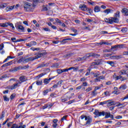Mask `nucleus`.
Instances as JSON below:
<instances>
[{"label":"nucleus","mask_w":128,"mask_h":128,"mask_svg":"<svg viewBox=\"0 0 128 128\" xmlns=\"http://www.w3.org/2000/svg\"><path fill=\"white\" fill-rule=\"evenodd\" d=\"M106 64H110L111 66H114V62L113 61H108Z\"/></svg>","instance_id":"4be33fe9"},{"label":"nucleus","mask_w":128,"mask_h":128,"mask_svg":"<svg viewBox=\"0 0 128 128\" xmlns=\"http://www.w3.org/2000/svg\"><path fill=\"white\" fill-rule=\"evenodd\" d=\"M44 67V63L42 62L41 64H39L37 67V68H40Z\"/></svg>","instance_id":"c85d7f7f"},{"label":"nucleus","mask_w":128,"mask_h":128,"mask_svg":"<svg viewBox=\"0 0 128 128\" xmlns=\"http://www.w3.org/2000/svg\"><path fill=\"white\" fill-rule=\"evenodd\" d=\"M72 56V53L68 54L66 55H65V58H70Z\"/></svg>","instance_id":"c03bdc74"},{"label":"nucleus","mask_w":128,"mask_h":128,"mask_svg":"<svg viewBox=\"0 0 128 128\" xmlns=\"http://www.w3.org/2000/svg\"><path fill=\"white\" fill-rule=\"evenodd\" d=\"M122 14H124V15L126 16H128V9L126 8H124L122 10Z\"/></svg>","instance_id":"f8f14e48"},{"label":"nucleus","mask_w":128,"mask_h":128,"mask_svg":"<svg viewBox=\"0 0 128 128\" xmlns=\"http://www.w3.org/2000/svg\"><path fill=\"white\" fill-rule=\"evenodd\" d=\"M79 8H80L82 10H83V12H86L88 7L86 4H80Z\"/></svg>","instance_id":"6e6552de"},{"label":"nucleus","mask_w":128,"mask_h":128,"mask_svg":"<svg viewBox=\"0 0 128 128\" xmlns=\"http://www.w3.org/2000/svg\"><path fill=\"white\" fill-rule=\"evenodd\" d=\"M104 94H105V96H110V92H104Z\"/></svg>","instance_id":"8fccbe9b"},{"label":"nucleus","mask_w":128,"mask_h":128,"mask_svg":"<svg viewBox=\"0 0 128 128\" xmlns=\"http://www.w3.org/2000/svg\"><path fill=\"white\" fill-rule=\"evenodd\" d=\"M119 74H120V76H122V74H126V70H121L119 72Z\"/></svg>","instance_id":"bb28decb"},{"label":"nucleus","mask_w":128,"mask_h":128,"mask_svg":"<svg viewBox=\"0 0 128 128\" xmlns=\"http://www.w3.org/2000/svg\"><path fill=\"white\" fill-rule=\"evenodd\" d=\"M107 102V106H115L116 104V102L114 101H112V100H108Z\"/></svg>","instance_id":"1a4fd4ad"},{"label":"nucleus","mask_w":128,"mask_h":128,"mask_svg":"<svg viewBox=\"0 0 128 128\" xmlns=\"http://www.w3.org/2000/svg\"><path fill=\"white\" fill-rule=\"evenodd\" d=\"M92 58H99V56H100V55L98 54L93 53V54L92 55Z\"/></svg>","instance_id":"7c9ffc66"},{"label":"nucleus","mask_w":128,"mask_h":128,"mask_svg":"<svg viewBox=\"0 0 128 128\" xmlns=\"http://www.w3.org/2000/svg\"><path fill=\"white\" fill-rule=\"evenodd\" d=\"M26 125L18 126L16 124H14L12 125L11 128H26Z\"/></svg>","instance_id":"0eeeda50"},{"label":"nucleus","mask_w":128,"mask_h":128,"mask_svg":"<svg viewBox=\"0 0 128 128\" xmlns=\"http://www.w3.org/2000/svg\"><path fill=\"white\" fill-rule=\"evenodd\" d=\"M24 62V58H20L19 60H18V64H20V62Z\"/></svg>","instance_id":"72a5a7b5"},{"label":"nucleus","mask_w":128,"mask_h":128,"mask_svg":"<svg viewBox=\"0 0 128 128\" xmlns=\"http://www.w3.org/2000/svg\"><path fill=\"white\" fill-rule=\"evenodd\" d=\"M36 60L34 57H30L27 58H24V62H32V60Z\"/></svg>","instance_id":"ddd939ff"},{"label":"nucleus","mask_w":128,"mask_h":128,"mask_svg":"<svg viewBox=\"0 0 128 128\" xmlns=\"http://www.w3.org/2000/svg\"><path fill=\"white\" fill-rule=\"evenodd\" d=\"M0 26L2 28H8V23L4 22V23H0Z\"/></svg>","instance_id":"f3484780"},{"label":"nucleus","mask_w":128,"mask_h":128,"mask_svg":"<svg viewBox=\"0 0 128 128\" xmlns=\"http://www.w3.org/2000/svg\"><path fill=\"white\" fill-rule=\"evenodd\" d=\"M30 43L31 44L32 46H36L37 44V43L36 41H32L30 42Z\"/></svg>","instance_id":"58836bf2"},{"label":"nucleus","mask_w":128,"mask_h":128,"mask_svg":"<svg viewBox=\"0 0 128 128\" xmlns=\"http://www.w3.org/2000/svg\"><path fill=\"white\" fill-rule=\"evenodd\" d=\"M104 20L107 24H118L120 22V20L116 18H114V17H110L108 18H105Z\"/></svg>","instance_id":"f03ea898"},{"label":"nucleus","mask_w":128,"mask_h":128,"mask_svg":"<svg viewBox=\"0 0 128 128\" xmlns=\"http://www.w3.org/2000/svg\"><path fill=\"white\" fill-rule=\"evenodd\" d=\"M10 58H12V56H8L7 57V58L6 59H5V60L4 61V62H8V60H10Z\"/></svg>","instance_id":"680f3d73"},{"label":"nucleus","mask_w":128,"mask_h":128,"mask_svg":"<svg viewBox=\"0 0 128 128\" xmlns=\"http://www.w3.org/2000/svg\"><path fill=\"white\" fill-rule=\"evenodd\" d=\"M20 82H26V80H28V78H26V76H22L19 78Z\"/></svg>","instance_id":"4468645a"},{"label":"nucleus","mask_w":128,"mask_h":128,"mask_svg":"<svg viewBox=\"0 0 128 128\" xmlns=\"http://www.w3.org/2000/svg\"><path fill=\"white\" fill-rule=\"evenodd\" d=\"M6 112H4V111H3L2 112V115L0 116V120H2V118H4V114H5Z\"/></svg>","instance_id":"c9c22d12"},{"label":"nucleus","mask_w":128,"mask_h":128,"mask_svg":"<svg viewBox=\"0 0 128 128\" xmlns=\"http://www.w3.org/2000/svg\"><path fill=\"white\" fill-rule=\"evenodd\" d=\"M4 102H10V98H8L6 96H3Z\"/></svg>","instance_id":"4c0bfd02"},{"label":"nucleus","mask_w":128,"mask_h":128,"mask_svg":"<svg viewBox=\"0 0 128 128\" xmlns=\"http://www.w3.org/2000/svg\"><path fill=\"white\" fill-rule=\"evenodd\" d=\"M46 51L42 52H38L35 54V56H36L34 58L35 60H36V58H42V56H46Z\"/></svg>","instance_id":"39448f33"},{"label":"nucleus","mask_w":128,"mask_h":128,"mask_svg":"<svg viewBox=\"0 0 128 128\" xmlns=\"http://www.w3.org/2000/svg\"><path fill=\"white\" fill-rule=\"evenodd\" d=\"M58 126V124H57V123H54L52 124V126H53V128H56V126Z\"/></svg>","instance_id":"774afa93"},{"label":"nucleus","mask_w":128,"mask_h":128,"mask_svg":"<svg viewBox=\"0 0 128 128\" xmlns=\"http://www.w3.org/2000/svg\"><path fill=\"white\" fill-rule=\"evenodd\" d=\"M114 18H118V20L120 18V11H117L114 15Z\"/></svg>","instance_id":"a211bd4d"},{"label":"nucleus","mask_w":128,"mask_h":128,"mask_svg":"<svg viewBox=\"0 0 128 128\" xmlns=\"http://www.w3.org/2000/svg\"><path fill=\"white\" fill-rule=\"evenodd\" d=\"M112 12V10L110 8L106 9L104 10L103 12H104L106 14H110Z\"/></svg>","instance_id":"dca6fc26"},{"label":"nucleus","mask_w":128,"mask_h":128,"mask_svg":"<svg viewBox=\"0 0 128 128\" xmlns=\"http://www.w3.org/2000/svg\"><path fill=\"white\" fill-rule=\"evenodd\" d=\"M92 54H93V53L92 52H90V53H88L87 54V58H90V56H92Z\"/></svg>","instance_id":"49530a36"},{"label":"nucleus","mask_w":128,"mask_h":128,"mask_svg":"<svg viewBox=\"0 0 128 128\" xmlns=\"http://www.w3.org/2000/svg\"><path fill=\"white\" fill-rule=\"evenodd\" d=\"M115 118H116V120H120L121 118H122V116H116Z\"/></svg>","instance_id":"052dcab7"},{"label":"nucleus","mask_w":128,"mask_h":128,"mask_svg":"<svg viewBox=\"0 0 128 128\" xmlns=\"http://www.w3.org/2000/svg\"><path fill=\"white\" fill-rule=\"evenodd\" d=\"M59 66H60V64H58V63H54L52 65L51 68H58Z\"/></svg>","instance_id":"412c9836"},{"label":"nucleus","mask_w":128,"mask_h":128,"mask_svg":"<svg viewBox=\"0 0 128 128\" xmlns=\"http://www.w3.org/2000/svg\"><path fill=\"white\" fill-rule=\"evenodd\" d=\"M14 6H10L9 7L6 8V10L7 12H10V10H14Z\"/></svg>","instance_id":"6ab92c4d"},{"label":"nucleus","mask_w":128,"mask_h":128,"mask_svg":"<svg viewBox=\"0 0 128 128\" xmlns=\"http://www.w3.org/2000/svg\"><path fill=\"white\" fill-rule=\"evenodd\" d=\"M97 94L96 92V90H94L92 92V96H96Z\"/></svg>","instance_id":"603ef678"},{"label":"nucleus","mask_w":128,"mask_h":128,"mask_svg":"<svg viewBox=\"0 0 128 128\" xmlns=\"http://www.w3.org/2000/svg\"><path fill=\"white\" fill-rule=\"evenodd\" d=\"M80 82H86V78H80Z\"/></svg>","instance_id":"338daca9"},{"label":"nucleus","mask_w":128,"mask_h":128,"mask_svg":"<svg viewBox=\"0 0 128 128\" xmlns=\"http://www.w3.org/2000/svg\"><path fill=\"white\" fill-rule=\"evenodd\" d=\"M119 88L120 90H126V84L121 85Z\"/></svg>","instance_id":"393cba45"},{"label":"nucleus","mask_w":128,"mask_h":128,"mask_svg":"<svg viewBox=\"0 0 128 128\" xmlns=\"http://www.w3.org/2000/svg\"><path fill=\"white\" fill-rule=\"evenodd\" d=\"M43 30L45 31V32H50V29L48 28H43Z\"/></svg>","instance_id":"bf43d9fd"},{"label":"nucleus","mask_w":128,"mask_h":128,"mask_svg":"<svg viewBox=\"0 0 128 128\" xmlns=\"http://www.w3.org/2000/svg\"><path fill=\"white\" fill-rule=\"evenodd\" d=\"M24 8L25 12H32V4L27 2H24Z\"/></svg>","instance_id":"7ed1b4c3"},{"label":"nucleus","mask_w":128,"mask_h":128,"mask_svg":"<svg viewBox=\"0 0 128 128\" xmlns=\"http://www.w3.org/2000/svg\"><path fill=\"white\" fill-rule=\"evenodd\" d=\"M94 10V12H100V6H96Z\"/></svg>","instance_id":"2eb2a0df"},{"label":"nucleus","mask_w":128,"mask_h":128,"mask_svg":"<svg viewBox=\"0 0 128 128\" xmlns=\"http://www.w3.org/2000/svg\"><path fill=\"white\" fill-rule=\"evenodd\" d=\"M62 82H64V80H60V81H58L56 84L58 85V86H60V84H62Z\"/></svg>","instance_id":"a19ab883"},{"label":"nucleus","mask_w":128,"mask_h":128,"mask_svg":"<svg viewBox=\"0 0 128 128\" xmlns=\"http://www.w3.org/2000/svg\"><path fill=\"white\" fill-rule=\"evenodd\" d=\"M87 70H88V72L86 74L85 76H90V69L88 68L87 69Z\"/></svg>","instance_id":"a18cd8bd"},{"label":"nucleus","mask_w":128,"mask_h":128,"mask_svg":"<svg viewBox=\"0 0 128 128\" xmlns=\"http://www.w3.org/2000/svg\"><path fill=\"white\" fill-rule=\"evenodd\" d=\"M114 78H116V80H120V78H122V76H116V75H114Z\"/></svg>","instance_id":"b1692460"},{"label":"nucleus","mask_w":128,"mask_h":128,"mask_svg":"<svg viewBox=\"0 0 128 128\" xmlns=\"http://www.w3.org/2000/svg\"><path fill=\"white\" fill-rule=\"evenodd\" d=\"M54 78V77H52V78H49L48 79L44 78V84H50V80H52V78Z\"/></svg>","instance_id":"9b49d317"},{"label":"nucleus","mask_w":128,"mask_h":128,"mask_svg":"<svg viewBox=\"0 0 128 128\" xmlns=\"http://www.w3.org/2000/svg\"><path fill=\"white\" fill-rule=\"evenodd\" d=\"M124 44H119L114 45V46H112L111 50L113 52H116V50H118L120 48H124Z\"/></svg>","instance_id":"20e7f679"},{"label":"nucleus","mask_w":128,"mask_h":128,"mask_svg":"<svg viewBox=\"0 0 128 128\" xmlns=\"http://www.w3.org/2000/svg\"><path fill=\"white\" fill-rule=\"evenodd\" d=\"M28 2H33V4H38V2H40L39 0H26Z\"/></svg>","instance_id":"5701e85b"},{"label":"nucleus","mask_w":128,"mask_h":128,"mask_svg":"<svg viewBox=\"0 0 128 128\" xmlns=\"http://www.w3.org/2000/svg\"><path fill=\"white\" fill-rule=\"evenodd\" d=\"M43 92H44V95L46 96V94L48 93V90L47 89L46 90H44Z\"/></svg>","instance_id":"13d9d810"},{"label":"nucleus","mask_w":128,"mask_h":128,"mask_svg":"<svg viewBox=\"0 0 128 128\" xmlns=\"http://www.w3.org/2000/svg\"><path fill=\"white\" fill-rule=\"evenodd\" d=\"M86 12H89V14H92V8H88Z\"/></svg>","instance_id":"473e14b6"},{"label":"nucleus","mask_w":128,"mask_h":128,"mask_svg":"<svg viewBox=\"0 0 128 128\" xmlns=\"http://www.w3.org/2000/svg\"><path fill=\"white\" fill-rule=\"evenodd\" d=\"M13 124L12 122H10L8 123L7 124V126L8 128H10V126H12V124Z\"/></svg>","instance_id":"69168bd1"},{"label":"nucleus","mask_w":128,"mask_h":128,"mask_svg":"<svg viewBox=\"0 0 128 128\" xmlns=\"http://www.w3.org/2000/svg\"><path fill=\"white\" fill-rule=\"evenodd\" d=\"M55 20H56V22L58 24H62V22L60 21V19H58V18H56V19H55Z\"/></svg>","instance_id":"864d4df0"},{"label":"nucleus","mask_w":128,"mask_h":128,"mask_svg":"<svg viewBox=\"0 0 128 128\" xmlns=\"http://www.w3.org/2000/svg\"><path fill=\"white\" fill-rule=\"evenodd\" d=\"M92 118L88 116V120L86 122V124H90L92 122Z\"/></svg>","instance_id":"a878e982"},{"label":"nucleus","mask_w":128,"mask_h":128,"mask_svg":"<svg viewBox=\"0 0 128 128\" xmlns=\"http://www.w3.org/2000/svg\"><path fill=\"white\" fill-rule=\"evenodd\" d=\"M42 10L44 12H48V7L46 6H44L42 7Z\"/></svg>","instance_id":"79ce46f5"},{"label":"nucleus","mask_w":128,"mask_h":128,"mask_svg":"<svg viewBox=\"0 0 128 128\" xmlns=\"http://www.w3.org/2000/svg\"><path fill=\"white\" fill-rule=\"evenodd\" d=\"M7 24H8V26H10V28H12V30H14V24L12 23L7 22Z\"/></svg>","instance_id":"2f4dec72"},{"label":"nucleus","mask_w":128,"mask_h":128,"mask_svg":"<svg viewBox=\"0 0 128 128\" xmlns=\"http://www.w3.org/2000/svg\"><path fill=\"white\" fill-rule=\"evenodd\" d=\"M57 72L58 74H62V70H60V69L57 70Z\"/></svg>","instance_id":"de8ad7c7"},{"label":"nucleus","mask_w":128,"mask_h":128,"mask_svg":"<svg viewBox=\"0 0 128 128\" xmlns=\"http://www.w3.org/2000/svg\"><path fill=\"white\" fill-rule=\"evenodd\" d=\"M103 44H106V46H112V43L104 42H103Z\"/></svg>","instance_id":"6e6d98bb"},{"label":"nucleus","mask_w":128,"mask_h":128,"mask_svg":"<svg viewBox=\"0 0 128 128\" xmlns=\"http://www.w3.org/2000/svg\"><path fill=\"white\" fill-rule=\"evenodd\" d=\"M94 114L96 116H94V118H98V116H105V118H108L110 116V113L106 112L104 111H102V112H98V110L96 109L94 110Z\"/></svg>","instance_id":"f257e3e1"},{"label":"nucleus","mask_w":128,"mask_h":128,"mask_svg":"<svg viewBox=\"0 0 128 128\" xmlns=\"http://www.w3.org/2000/svg\"><path fill=\"white\" fill-rule=\"evenodd\" d=\"M4 44H0V50H4Z\"/></svg>","instance_id":"3c124183"},{"label":"nucleus","mask_w":128,"mask_h":128,"mask_svg":"<svg viewBox=\"0 0 128 128\" xmlns=\"http://www.w3.org/2000/svg\"><path fill=\"white\" fill-rule=\"evenodd\" d=\"M94 62H96V66H98V64H102V62L100 60H94Z\"/></svg>","instance_id":"cd10ccee"},{"label":"nucleus","mask_w":128,"mask_h":128,"mask_svg":"<svg viewBox=\"0 0 128 128\" xmlns=\"http://www.w3.org/2000/svg\"><path fill=\"white\" fill-rule=\"evenodd\" d=\"M18 86H18V83H16L12 86L11 88L12 90H16V88Z\"/></svg>","instance_id":"aec40b11"},{"label":"nucleus","mask_w":128,"mask_h":128,"mask_svg":"<svg viewBox=\"0 0 128 128\" xmlns=\"http://www.w3.org/2000/svg\"><path fill=\"white\" fill-rule=\"evenodd\" d=\"M88 58L87 55L86 56H83L81 58L82 60H87Z\"/></svg>","instance_id":"09e8293b"},{"label":"nucleus","mask_w":128,"mask_h":128,"mask_svg":"<svg viewBox=\"0 0 128 128\" xmlns=\"http://www.w3.org/2000/svg\"><path fill=\"white\" fill-rule=\"evenodd\" d=\"M14 98H16V94H12L10 96V98L11 100H14Z\"/></svg>","instance_id":"37998d69"},{"label":"nucleus","mask_w":128,"mask_h":128,"mask_svg":"<svg viewBox=\"0 0 128 128\" xmlns=\"http://www.w3.org/2000/svg\"><path fill=\"white\" fill-rule=\"evenodd\" d=\"M44 74H46V73H42L40 74L38 76H37V78H42V76H44Z\"/></svg>","instance_id":"5fc2aeb1"},{"label":"nucleus","mask_w":128,"mask_h":128,"mask_svg":"<svg viewBox=\"0 0 128 128\" xmlns=\"http://www.w3.org/2000/svg\"><path fill=\"white\" fill-rule=\"evenodd\" d=\"M100 72H98L96 73H95L94 76L95 78H98V76H100Z\"/></svg>","instance_id":"4d7b16f0"},{"label":"nucleus","mask_w":128,"mask_h":128,"mask_svg":"<svg viewBox=\"0 0 128 128\" xmlns=\"http://www.w3.org/2000/svg\"><path fill=\"white\" fill-rule=\"evenodd\" d=\"M122 58V56H113L110 57V58H112V60H120V58Z\"/></svg>","instance_id":"9d476101"},{"label":"nucleus","mask_w":128,"mask_h":128,"mask_svg":"<svg viewBox=\"0 0 128 128\" xmlns=\"http://www.w3.org/2000/svg\"><path fill=\"white\" fill-rule=\"evenodd\" d=\"M16 28L18 30V32H24V27L22 25H16Z\"/></svg>","instance_id":"423d86ee"},{"label":"nucleus","mask_w":128,"mask_h":128,"mask_svg":"<svg viewBox=\"0 0 128 128\" xmlns=\"http://www.w3.org/2000/svg\"><path fill=\"white\" fill-rule=\"evenodd\" d=\"M78 67L76 68V67H73V70L74 72H78Z\"/></svg>","instance_id":"e2e57ef3"},{"label":"nucleus","mask_w":128,"mask_h":128,"mask_svg":"<svg viewBox=\"0 0 128 128\" xmlns=\"http://www.w3.org/2000/svg\"><path fill=\"white\" fill-rule=\"evenodd\" d=\"M121 32H124V34H125V32H128V28H122V29L121 30Z\"/></svg>","instance_id":"c756f323"},{"label":"nucleus","mask_w":128,"mask_h":128,"mask_svg":"<svg viewBox=\"0 0 128 128\" xmlns=\"http://www.w3.org/2000/svg\"><path fill=\"white\" fill-rule=\"evenodd\" d=\"M109 101L106 100V101H104L103 102H100V106H104V104H108V102Z\"/></svg>","instance_id":"f704fd0d"},{"label":"nucleus","mask_w":128,"mask_h":128,"mask_svg":"<svg viewBox=\"0 0 128 128\" xmlns=\"http://www.w3.org/2000/svg\"><path fill=\"white\" fill-rule=\"evenodd\" d=\"M36 84H37V86H42V81L37 80L36 82Z\"/></svg>","instance_id":"e433bc0d"},{"label":"nucleus","mask_w":128,"mask_h":128,"mask_svg":"<svg viewBox=\"0 0 128 128\" xmlns=\"http://www.w3.org/2000/svg\"><path fill=\"white\" fill-rule=\"evenodd\" d=\"M8 4H3L2 5L0 6V8H6Z\"/></svg>","instance_id":"ea45409f"},{"label":"nucleus","mask_w":128,"mask_h":128,"mask_svg":"<svg viewBox=\"0 0 128 128\" xmlns=\"http://www.w3.org/2000/svg\"><path fill=\"white\" fill-rule=\"evenodd\" d=\"M90 90H92V88H90V87L86 89V92H90Z\"/></svg>","instance_id":"0e129e2a"}]
</instances>
